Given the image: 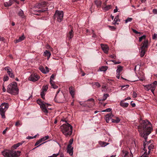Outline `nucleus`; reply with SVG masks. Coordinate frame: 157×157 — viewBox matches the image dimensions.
<instances>
[{
    "instance_id": "f257e3e1",
    "label": "nucleus",
    "mask_w": 157,
    "mask_h": 157,
    "mask_svg": "<svg viewBox=\"0 0 157 157\" xmlns=\"http://www.w3.org/2000/svg\"><path fill=\"white\" fill-rule=\"evenodd\" d=\"M138 128L141 136L144 137L145 139L144 143V155L141 157H148L147 155L148 154L146 149L147 144H145V142L147 141L148 136L152 131L151 124L148 120H143L142 122L138 126Z\"/></svg>"
},
{
    "instance_id": "f03ea898",
    "label": "nucleus",
    "mask_w": 157,
    "mask_h": 157,
    "mask_svg": "<svg viewBox=\"0 0 157 157\" xmlns=\"http://www.w3.org/2000/svg\"><path fill=\"white\" fill-rule=\"evenodd\" d=\"M64 121L66 123L63 124L60 127L61 131L66 136H69L72 133L73 127L67 121Z\"/></svg>"
},
{
    "instance_id": "7ed1b4c3",
    "label": "nucleus",
    "mask_w": 157,
    "mask_h": 157,
    "mask_svg": "<svg viewBox=\"0 0 157 157\" xmlns=\"http://www.w3.org/2000/svg\"><path fill=\"white\" fill-rule=\"evenodd\" d=\"M21 153L20 151H15L12 148L11 150H5L2 152V155L5 157H18Z\"/></svg>"
},
{
    "instance_id": "20e7f679",
    "label": "nucleus",
    "mask_w": 157,
    "mask_h": 157,
    "mask_svg": "<svg viewBox=\"0 0 157 157\" xmlns=\"http://www.w3.org/2000/svg\"><path fill=\"white\" fill-rule=\"evenodd\" d=\"M19 89L17 87V82H13L8 86L7 91L8 93L13 95L18 93Z\"/></svg>"
},
{
    "instance_id": "39448f33",
    "label": "nucleus",
    "mask_w": 157,
    "mask_h": 157,
    "mask_svg": "<svg viewBox=\"0 0 157 157\" xmlns=\"http://www.w3.org/2000/svg\"><path fill=\"white\" fill-rule=\"evenodd\" d=\"M8 107V104L5 102L2 103L0 105V114L2 118H6L5 113Z\"/></svg>"
},
{
    "instance_id": "423d86ee",
    "label": "nucleus",
    "mask_w": 157,
    "mask_h": 157,
    "mask_svg": "<svg viewBox=\"0 0 157 157\" xmlns=\"http://www.w3.org/2000/svg\"><path fill=\"white\" fill-rule=\"evenodd\" d=\"M112 109L109 108V121L113 123H118L120 122L121 119L118 117H114V115L111 112Z\"/></svg>"
},
{
    "instance_id": "0eeeda50",
    "label": "nucleus",
    "mask_w": 157,
    "mask_h": 157,
    "mask_svg": "<svg viewBox=\"0 0 157 157\" xmlns=\"http://www.w3.org/2000/svg\"><path fill=\"white\" fill-rule=\"evenodd\" d=\"M63 17V11L56 10L53 16V17L54 20H55L56 18L57 21L60 22L62 21Z\"/></svg>"
},
{
    "instance_id": "6e6552de",
    "label": "nucleus",
    "mask_w": 157,
    "mask_h": 157,
    "mask_svg": "<svg viewBox=\"0 0 157 157\" xmlns=\"http://www.w3.org/2000/svg\"><path fill=\"white\" fill-rule=\"evenodd\" d=\"M36 102L37 104L40 105V107L41 108L42 110L44 112L46 113H48V111L47 109V107L45 105L46 102H45L44 101H42L40 99L37 100Z\"/></svg>"
},
{
    "instance_id": "1a4fd4ad",
    "label": "nucleus",
    "mask_w": 157,
    "mask_h": 157,
    "mask_svg": "<svg viewBox=\"0 0 157 157\" xmlns=\"http://www.w3.org/2000/svg\"><path fill=\"white\" fill-rule=\"evenodd\" d=\"M40 78V77L36 74H32L29 77V79L33 82H35L37 80Z\"/></svg>"
},
{
    "instance_id": "9d476101",
    "label": "nucleus",
    "mask_w": 157,
    "mask_h": 157,
    "mask_svg": "<svg viewBox=\"0 0 157 157\" xmlns=\"http://www.w3.org/2000/svg\"><path fill=\"white\" fill-rule=\"evenodd\" d=\"M46 2L44 1L41 2L40 3H37L35 4L34 6V8H40L41 7H44L46 4Z\"/></svg>"
},
{
    "instance_id": "9b49d317",
    "label": "nucleus",
    "mask_w": 157,
    "mask_h": 157,
    "mask_svg": "<svg viewBox=\"0 0 157 157\" xmlns=\"http://www.w3.org/2000/svg\"><path fill=\"white\" fill-rule=\"evenodd\" d=\"M101 48L103 52L107 54L108 53V47L107 45L103 44H101Z\"/></svg>"
},
{
    "instance_id": "f8f14e48",
    "label": "nucleus",
    "mask_w": 157,
    "mask_h": 157,
    "mask_svg": "<svg viewBox=\"0 0 157 157\" xmlns=\"http://www.w3.org/2000/svg\"><path fill=\"white\" fill-rule=\"evenodd\" d=\"M123 69L122 66H118L117 70V75L116 77L117 78H119L120 73L121 72Z\"/></svg>"
},
{
    "instance_id": "ddd939ff",
    "label": "nucleus",
    "mask_w": 157,
    "mask_h": 157,
    "mask_svg": "<svg viewBox=\"0 0 157 157\" xmlns=\"http://www.w3.org/2000/svg\"><path fill=\"white\" fill-rule=\"evenodd\" d=\"M148 40H146L144 41L143 43V45L141 46V48L144 49V50H145V48H147L148 47Z\"/></svg>"
},
{
    "instance_id": "4468645a",
    "label": "nucleus",
    "mask_w": 157,
    "mask_h": 157,
    "mask_svg": "<svg viewBox=\"0 0 157 157\" xmlns=\"http://www.w3.org/2000/svg\"><path fill=\"white\" fill-rule=\"evenodd\" d=\"M72 146L70 147H69L68 146H67V152L69 153V154L72 155H73V147H72Z\"/></svg>"
},
{
    "instance_id": "2eb2a0df",
    "label": "nucleus",
    "mask_w": 157,
    "mask_h": 157,
    "mask_svg": "<svg viewBox=\"0 0 157 157\" xmlns=\"http://www.w3.org/2000/svg\"><path fill=\"white\" fill-rule=\"evenodd\" d=\"M124 100L121 101L120 102V105L124 108L127 107L129 104L127 102H124Z\"/></svg>"
},
{
    "instance_id": "dca6fc26",
    "label": "nucleus",
    "mask_w": 157,
    "mask_h": 157,
    "mask_svg": "<svg viewBox=\"0 0 157 157\" xmlns=\"http://www.w3.org/2000/svg\"><path fill=\"white\" fill-rule=\"evenodd\" d=\"M128 154V151L126 150H123L121 155L120 157H127Z\"/></svg>"
},
{
    "instance_id": "f3484780",
    "label": "nucleus",
    "mask_w": 157,
    "mask_h": 157,
    "mask_svg": "<svg viewBox=\"0 0 157 157\" xmlns=\"http://www.w3.org/2000/svg\"><path fill=\"white\" fill-rule=\"evenodd\" d=\"M120 21V20H119V16L118 15L116 16L114 18V20L113 22V24H114V25H116V24H118L117 22L118 21Z\"/></svg>"
},
{
    "instance_id": "a211bd4d",
    "label": "nucleus",
    "mask_w": 157,
    "mask_h": 157,
    "mask_svg": "<svg viewBox=\"0 0 157 157\" xmlns=\"http://www.w3.org/2000/svg\"><path fill=\"white\" fill-rule=\"evenodd\" d=\"M108 69L107 66H102L99 67L98 71H106Z\"/></svg>"
},
{
    "instance_id": "6ab92c4d",
    "label": "nucleus",
    "mask_w": 157,
    "mask_h": 157,
    "mask_svg": "<svg viewBox=\"0 0 157 157\" xmlns=\"http://www.w3.org/2000/svg\"><path fill=\"white\" fill-rule=\"evenodd\" d=\"M107 0H105L104 3V6L102 8V9L104 11H107L108 10V6L107 5Z\"/></svg>"
},
{
    "instance_id": "aec40b11",
    "label": "nucleus",
    "mask_w": 157,
    "mask_h": 157,
    "mask_svg": "<svg viewBox=\"0 0 157 157\" xmlns=\"http://www.w3.org/2000/svg\"><path fill=\"white\" fill-rule=\"evenodd\" d=\"M154 148V145L153 144H151L150 145L148 146V151H147V154H149L150 153V151L151 150L153 149Z\"/></svg>"
},
{
    "instance_id": "412c9836",
    "label": "nucleus",
    "mask_w": 157,
    "mask_h": 157,
    "mask_svg": "<svg viewBox=\"0 0 157 157\" xmlns=\"http://www.w3.org/2000/svg\"><path fill=\"white\" fill-rule=\"evenodd\" d=\"M24 38L25 37L23 35L22 36H20L18 39L15 40L14 42L15 43H17L24 40Z\"/></svg>"
},
{
    "instance_id": "4be33fe9",
    "label": "nucleus",
    "mask_w": 157,
    "mask_h": 157,
    "mask_svg": "<svg viewBox=\"0 0 157 157\" xmlns=\"http://www.w3.org/2000/svg\"><path fill=\"white\" fill-rule=\"evenodd\" d=\"M51 54L50 52L48 50H46L44 52L43 55L45 56H50Z\"/></svg>"
},
{
    "instance_id": "5701e85b",
    "label": "nucleus",
    "mask_w": 157,
    "mask_h": 157,
    "mask_svg": "<svg viewBox=\"0 0 157 157\" xmlns=\"http://www.w3.org/2000/svg\"><path fill=\"white\" fill-rule=\"evenodd\" d=\"M108 97V94H104V96L103 98H98V100L100 101H104L105 100L106 98H107V97Z\"/></svg>"
},
{
    "instance_id": "b1692460",
    "label": "nucleus",
    "mask_w": 157,
    "mask_h": 157,
    "mask_svg": "<svg viewBox=\"0 0 157 157\" xmlns=\"http://www.w3.org/2000/svg\"><path fill=\"white\" fill-rule=\"evenodd\" d=\"M94 3L97 7L99 8L101 7V1L97 0L95 1Z\"/></svg>"
},
{
    "instance_id": "393cba45",
    "label": "nucleus",
    "mask_w": 157,
    "mask_h": 157,
    "mask_svg": "<svg viewBox=\"0 0 157 157\" xmlns=\"http://www.w3.org/2000/svg\"><path fill=\"white\" fill-rule=\"evenodd\" d=\"M39 69L44 74H46L48 73V71H45V70L42 66H40L39 67Z\"/></svg>"
},
{
    "instance_id": "a878e982",
    "label": "nucleus",
    "mask_w": 157,
    "mask_h": 157,
    "mask_svg": "<svg viewBox=\"0 0 157 157\" xmlns=\"http://www.w3.org/2000/svg\"><path fill=\"white\" fill-rule=\"evenodd\" d=\"M99 144L101 147H105L108 145V143L101 141H99Z\"/></svg>"
},
{
    "instance_id": "bb28decb",
    "label": "nucleus",
    "mask_w": 157,
    "mask_h": 157,
    "mask_svg": "<svg viewBox=\"0 0 157 157\" xmlns=\"http://www.w3.org/2000/svg\"><path fill=\"white\" fill-rule=\"evenodd\" d=\"M69 91L71 96L72 97H73L75 94L74 91L73 90V87H69Z\"/></svg>"
},
{
    "instance_id": "cd10ccee",
    "label": "nucleus",
    "mask_w": 157,
    "mask_h": 157,
    "mask_svg": "<svg viewBox=\"0 0 157 157\" xmlns=\"http://www.w3.org/2000/svg\"><path fill=\"white\" fill-rule=\"evenodd\" d=\"M73 30L72 29L71 31L69 32L68 36L70 39H71L73 37Z\"/></svg>"
},
{
    "instance_id": "c85d7f7f",
    "label": "nucleus",
    "mask_w": 157,
    "mask_h": 157,
    "mask_svg": "<svg viewBox=\"0 0 157 157\" xmlns=\"http://www.w3.org/2000/svg\"><path fill=\"white\" fill-rule=\"evenodd\" d=\"M140 56L141 57H143L145 53V51L144 49L142 48V47L140 48Z\"/></svg>"
},
{
    "instance_id": "c756f323",
    "label": "nucleus",
    "mask_w": 157,
    "mask_h": 157,
    "mask_svg": "<svg viewBox=\"0 0 157 157\" xmlns=\"http://www.w3.org/2000/svg\"><path fill=\"white\" fill-rule=\"evenodd\" d=\"M18 14L19 16L21 17L22 18H23L24 17V12L22 10H20L18 13Z\"/></svg>"
},
{
    "instance_id": "7c9ffc66",
    "label": "nucleus",
    "mask_w": 157,
    "mask_h": 157,
    "mask_svg": "<svg viewBox=\"0 0 157 157\" xmlns=\"http://www.w3.org/2000/svg\"><path fill=\"white\" fill-rule=\"evenodd\" d=\"M48 138H49V136H48L47 135V136H45L43 137V138H41L40 139V140L42 142L43 141H44L48 139Z\"/></svg>"
},
{
    "instance_id": "2f4dec72",
    "label": "nucleus",
    "mask_w": 157,
    "mask_h": 157,
    "mask_svg": "<svg viewBox=\"0 0 157 157\" xmlns=\"http://www.w3.org/2000/svg\"><path fill=\"white\" fill-rule=\"evenodd\" d=\"M54 82H52L51 83H50L51 86L54 89H56L58 88V86L56 85L54 83H53Z\"/></svg>"
},
{
    "instance_id": "473e14b6",
    "label": "nucleus",
    "mask_w": 157,
    "mask_h": 157,
    "mask_svg": "<svg viewBox=\"0 0 157 157\" xmlns=\"http://www.w3.org/2000/svg\"><path fill=\"white\" fill-rule=\"evenodd\" d=\"M5 70L6 71H7V73H10V72L11 71H12V70L10 68V67H7L5 68Z\"/></svg>"
},
{
    "instance_id": "72a5a7b5",
    "label": "nucleus",
    "mask_w": 157,
    "mask_h": 157,
    "mask_svg": "<svg viewBox=\"0 0 157 157\" xmlns=\"http://www.w3.org/2000/svg\"><path fill=\"white\" fill-rule=\"evenodd\" d=\"M44 92L45 91H42L40 93L41 96L43 99H45L44 96L45 95V94Z\"/></svg>"
},
{
    "instance_id": "f704fd0d",
    "label": "nucleus",
    "mask_w": 157,
    "mask_h": 157,
    "mask_svg": "<svg viewBox=\"0 0 157 157\" xmlns=\"http://www.w3.org/2000/svg\"><path fill=\"white\" fill-rule=\"evenodd\" d=\"M48 88V86L47 85H46L45 86H43L42 89V91H44L45 92L47 90Z\"/></svg>"
},
{
    "instance_id": "c9c22d12",
    "label": "nucleus",
    "mask_w": 157,
    "mask_h": 157,
    "mask_svg": "<svg viewBox=\"0 0 157 157\" xmlns=\"http://www.w3.org/2000/svg\"><path fill=\"white\" fill-rule=\"evenodd\" d=\"M150 84H151V85L150 86V90H151L152 92H154L155 89V87H154V86H153V83Z\"/></svg>"
},
{
    "instance_id": "e433bc0d",
    "label": "nucleus",
    "mask_w": 157,
    "mask_h": 157,
    "mask_svg": "<svg viewBox=\"0 0 157 157\" xmlns=\"http://www.w3.org/2000/svg\"><path fill=\"white\" fill-rule=\"evenodd\" d=\"M132 20V17H128L126 20H125V23H127L128 22H130Z\"/></svg>"
},
{
    "instance_id": "4c0bfd02",
    "label": "nucleus",
    "mask_w": 157,
    "mask_h": 157,
    "mask_svg": "<svg viewBox=\"0 0 157 157\" xmlns=\"http://www.w3.org/2000/svg\"><path fill=\"white\" fill-rule=\"evenodd\" d=\"M146 37V35H143L142 36H141L140 37H139V41L141 42V41H142V40L143 39H145Z\"/></svg>"
},
{
    "instance_id": "58836bf2",
    "label": "nucleus",
    "mask_w": 157,
    "mask_h": 157,
    "mask_svg": "<svg viewBox=\"0 0 157 157\" xmlns=\"http://www.w3.org/2000/svg\"><path fill=\"white\" fill-rule=\"evenodd\" d=\"M73 140H74L73 139H70L69 142V144H68L67 146H68L69 147H70L71 146V145L72 144L73 142Z\"/></svg>"
},
{
    "instance_id": "ea45409f",
    "label": "nucleus",
    "mask_w": 157,
    "mask_h": 157,
    "mask_svg": "<svg viewBox=\"0 0 157 157\" xmlns=\"http://www.w3.org/2000/svg\"><path fill=\"white\" fill-rule=\"evenodd\" d=\"M8 74L10 78H14V75L12 71H10V73H8Z\"/></svg>"
},
{
    "instance_id": "a19ab883",
    "label": "nucleus",
    "mask_w": 157,
    "mask_h": 157,
    "mask_svg": "<svg viewBox=\"0 0 157 157\" xmlns=\"http://www.w3.org/2000/svg\"><path fill=\"white\" fill-rule=\"evenodd\" d=\"M151 85H149V84L147 85L144 86L145 87L146 90L148 91L150 90V86H151Z\"/></svg>"
},
{
    "instance_id": "79ce46f5",
    "label": "nucleus",
    "mask_w": 157,
    "mask_h": 157,
    "mask_svg": "<svg viewBox=\"0 0 157 157\" xmlns=\"http://www.w3.org/2000/svg\"><path fill=\"white\" fill-rule=\"evenodd\" d=\"M55 77V75L54 74H52V75L51 76L50 78V82L51 83L52 82H54L53 81H52V79H54Z\"/></svg>"
},
{
    "instance_id": "37998d69",
    "label": "nucleus",
    "mask_w": 157,
    "mask_h": 157,
    "mask_svg": "<svg viewBox=\"0 0 157 157\" xmlns=\"http://www.w3.org/2000/svg\"><path fill=\"white\" fill-rule=\"evenodd\" d=\"M9 79L8 76L7 75L3 77V80L4 82L7 81Z\"/></svg>"
},
{
    "instance_id": "c03bdc74",
    "label": "nucleus",
    "mask_w": 157,
    "mask_h": 157,
    "mask_svg": "<svg viewBox=\"0 0 157 157\" xmlns=\"http://www.w3.org/2000/svg\"><path fill=\"white\" fill-rule=\"evenodd\" d=\"M109 29L111 30L114 31L115 30L116 28L114 26H109Z\"/></svg>"
},
{
    "instance_id": "a18cd8bd",
    "label": "nucleus",
    "mask_w": 157,
    "mask_h": 157,
    "mask_svg": "<svg viewBox=\"0 0 157 157\" xmlns=\"http://www.w3.org/2000/svg\"><path fill=\"white\" fill-rule=\"evenodd\" d=\"M132 96L134 98H136L137 96V94L135 91H133L132 94Z\"/></svg>"
},
{
    "instance_id": "49530a36",
    "label": "nucleus",
    "mask_w": 157,
    "mask_h": 157,
    "mask_svg": "<svg viewBox=\"0 0 157 157\" xmlns=\"http://www.w3.org/2000/svg\"><path fill=\"white\" fill-rule=\"evenodd\" d=\"M42 142L40 140V139L39 140H37L36 142L35 143V146H36L39 144L40 143Z\"/></svg>"
},
{
    "instance_id": "de8ad7c7",
    "label": "nucleus",
    "mask_w": 157,
    "mask_h": 157,
    "mask_svg": "<svg viewBox=\"0 0 157 157\" xmlns=\"http://www.w3.org/2000/svg\"><path fill=\"white\" fill-rule=\"evenodd\" d=\"M18 147V146L17 145V144H14L13 145L12 147V148H14L15 149H16L17 147Z\"/></svg>"
},
{
    "instance_id": "09e8293b",
    "label": "nucleus",
    "mask_w": 157,
    "mask_h": 157,
    "mask_svg": "<svg viewBox=\"0 0 157 157\" xmlns=\"http://www.w3.org/2000/svg\"><path fill=\"white\" fill-rule=\"evenodd\" d=\"M9 3L8 2H5L4 3V5L6 7H8L10 6V5H9Z\"/></svg>"
},
{
    "instance_id": "8fccbe9b",
    "label": "nucleus",
    "mask_w": 157,
    "mask_h": 157,
    "mask_svg": "<svg viewBox=\"0 0 157 157\" xmlns=\"http://www.w3.org/2000/svg\"><path fill=\"white\" fill-rule=\"evenodd\" d=\"M13 2L14 1H13V0H10L8 2L9 5L11 6L13 3Z\"/></svg>"
},
{
    "instance_id": "3c124183",
    "label": "nucleus",
    "mask_w": 157,
    "mask_h": 157,
    "mask_svg": "<svg viewBox=\"0 0 157 157\" xmlns=\"http://www.w3.org/2000/svg\"><path fill=\"white\" fill-rule=\"evenodd\" d=\"M157 38V33H155L153 36V39H156Z\"/></svg>"
},
{
    "instance_id": "603ef678",
    "label": "nucleus",
    "mask_w": 157,
    "mask_h": 157,
    "mask_svg": "<svg viewBox=\"0 0 157 157\" xmlns=\"http://www.w3.org/2000/svg\"><path fill=\"white\" fill-rule=\"evenodd\" d=\"M157 84V81H155L153 83V86H154L155 87V86H156Z\"/></svg>"
},
{
    "instance_id": "864d4df0",
    "label": "nucleus",
    "mask_w": 157,
    "mask_h": 157,
    "mask_svg": "<svg viewBox=\"0 0 157 157\" xmlns=\"http://www.w3.org/2000/svg\"><path fill=\"white\" fill-rule=\"evenodd\" d=\"M132 31L134 33L136 34H138L139 33V32H138L137 31H136V29H132Z\"/></svg>"
},
{
    "instance_id": "5fc2aeb1",
    "label": "nucleus",
    "mask_w": 157,
    "mask_h": 157,
    "mask_svg": "<svg viewBox=\"0 0 157 157\" xmlns=\"http://www.w3.org/2000/svg\"><path fill=\"white\" fill-rule=\"evenodd\" d=\"M46 10H39L37 11V12L39 13H42L45 11Z\"/></svg>"
},
{
    "instance_id": "6e6d98bb",
    "label": "nucleus",
    "mask_w": 157,
    "mask_h": 157,
    "mask_svg": "<svg viewBox=\"0 0 157 157\" xmlns=\"http://www.w3.org/2000/svg\"><path fill=\"white\" fill-rule=\"evenodd\" d=\"M33 11H34V13H33V14L37 15H39V13H38V12H37V11H36L34 10H33Z\"/></svg>"
},
{
    "instance_id": "4d7b16f0",
    "label": "nucleus",
    "mask_w": 157,
    "mask_h": 157,
    "mask_svg": "<svg viewBox=\"0 0 157 157\" xmlns=\"http://www.w3.org/2000/svg\"><path fill=\"white\" fill-rule=\"evenodd\" d=\"M92 33H93V35H92V37L94 38H95L96 36V35L95 34V33H94V31L93 30H92Z\"/></svg>"
},
{
    "instance_id": "13d9d810",
    "label": "nucleus",
    "mask_w": 157,
    "mask_h": 157,
    "mask_svg": "<svg viewBox=\"0 0 157 157\" xmlns=\"http://www.w3.org/2000/svg\"><path fill=\"white\" fill-rule=\"evenodd\" d=\"M109 57H110V58H113V59H115L116 56L114 55H111L110 56H109Z\"/></svg>"
},
{
    "instance_id": "bf43d9fd",
    "label": "nucleus",
    "mask_w": 157,
    "mask_h": 157,
    "mask_svg": "<svg viewBox=\"0 0 157 157\" xmlns=\"http://www.w3.org/2000/svg\"><path fill=\"white\" fill-rule=\"evenodd\" d=\"M95 85L97 86L98 87H100L101 86L100 83L98 82H96L95 83Z\"/></svg>"
},
{
    "instance_id": "052dcab7",
    "label": "nucleus",
    "mask_w": 157,
    "mask_h": 157,
    "mask_svg": "<svg viewBox=\"0 0 157 157\" xmlns=\"http://www.w3.org/2000/svg\"><path fill=\"white\" fill-rule=\"evenodd\" d=\"M24 142V141H23L22 142H19L17 143V145L19 147Z\"/></svg>"
},
{
    "instance_id": "680f3d73",
    "label": "nucleus",
    "mask_w": 157,
    "mask_h": 157,
    "mask_svg": "<svg viewBox=\"0 0 157 157\" xmlns=\"http://www.w3.org/2000/svg\"><path fill=\"white\" fill-rule=\"evenodd\" d=\"M153 12L154 14H157V9H153Z\"/></svg>"
},
{
    "instance_id": "e2e57ef3",
    "label": "nucleus",
    "mask_w": 157,
    "mask_h": 157,
    "mask_svg": "<svg viewBox=\"0 0 157 157\" xmlns=\"http://www.w3.org/2000/svg\"><path fill=\"white\" fill-rule=\"evenodd\" d=\"M15 125L16 126H17L18 125H21V124H20L19 121H17L16 123L15 124Z\"/></svg>"
},
{
    "instance_id": "0e129e2a",
    "label": "nucleus",
    "mask_w": 157,
    "mask_h": 157,
    "mask_svg": "<svg viewBox=\"0 0 157 157\" xmlns=\"http://www.w3.org/2000/svg\"><path fill=\"white\" fill-rule=\"evenodd\" d=\"M105 120L107 123H108V114L106 115L105 116Z\"/></svg>"
},
{
    "instance_id": "69168bd1",
    "label": "nucleus",
    "mask_w": 157,
    "mask_h": 157,
    "mask_svg": "<svg viewBox=\"0 0 157 157\" xmlns=\"http://www.w3.org/2000/svg\"><path fill=\"white\" fill-rule=\"evenodd\" d=\"M131 104L132 107H135V106L136 105V104L135 103H133V101H132L131 102Z\"/></svg>"
},
{
    "instance_id": "338daca9",
    "label": "nucleus",
    "mask_w": 157,
    "mask_h": 157,
    "mask_svg": "<svg viewBox=\"0 0 157 157\" xmlns=\"http://www.w3.org/2000/svg\"><path fill=\"white\" fill-rule=\"evenodd\" d=\"M7 128L4 130V131L2 132V134H5L6 133V132L7 131Z\"/></svg>"
},
{
    "instance_id": "774afa93",
    "label": "nucleus",
    "mask_w": 157,
    "mask_h": 157,
    "mask_svg": "<svg viewBox=\"0 0 157 157\" xmlns=\"http://www.w3.org/2000/svg\"><path fill=\"white\" fill-rule=\"evenodd\" d=\"M45 69H46V70H45V71H48V73L49 71V68H48V67H45Z\"/></svg>"
}]
</instances>
